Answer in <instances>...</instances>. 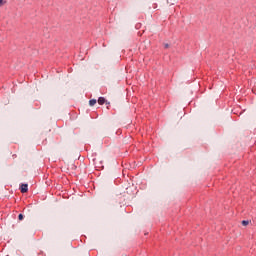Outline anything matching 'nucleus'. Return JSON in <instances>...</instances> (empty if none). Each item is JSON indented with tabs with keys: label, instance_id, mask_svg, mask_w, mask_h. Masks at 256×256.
Instances as JSON below:
<instances>
[{
	"label": "nucleus",
	"instance_id": "7",
	"mask_svg": "<svg viewBox=\"0 0 256 256\" xmlns=\"http://www.w3.org/2000/svg\"><path fill=\"white\" fill-rule=\"evenodd\" d=\"M165 48H166V49H169V44H165Z\"/></svg>",
	"mask_w": 256,
	"mask_h": 256
},
{
	"label": "nucleus",
	"instance_id": "6",
	"mask_svg": "<svg viewBox=\"0 0 256 256\" xmlns=\"http://www.w3.org/2000/svg\"><path fill=\"white\" fill-rule=\"evenodd\" d=\"M3 4H4L3 0H0V7H3Z\"/></svg>",
	"mask_w": 256,
	"mask_h": 256
},
{
	"label": "nucleus",
	"instance_id": "5",
	"mask_svg": "<svg viewBox=\"0 0 256 256\" xmlns=\"http://www.w3.org/2000/svg\"><path fill=\"white\" fill-rule=\"evenodd\" d=\"M18 219H19V221H23V214H19Z\"/></svg>",
	"mask_w": 256,
	"mask_h": 256
},
{
	"label": "nucleus",
	"instance_id": "4",
	"mask_svg": "<svg viewBox=\"0 0 256 256\" xmlns=\"http://www.w3.org/2000/svg\"><path fill=\"white\" fill-rule=\"evenodd\" d=\"M242 225H243L244 227H247V225H249V220H243V221H242Z\"/></svg>",
	"mask_w": 256,
	"mask_h": 256
},
{
	"label": "nucleus",
	"instance_id": "3",
	"mask_svg": "<svg viewBox=\"0 0 256 256\" xmlns=\"http://www.w3.org/2000/svg\"><path fill=\"white\" fill-rule=\"evenodd\" d=\"M96 103H97L96 99H92V100L89 101L90 107H93V105H95Z\"/></svg>",
	"mask_w": 256,
	"mask_h": 256
},
{
	"label": "nucleus",
	"instance_id": "2",
	"mask_svg": "<svg viewBox=\"0 0 256 256\" xmlns=\"http://www.w3.org/2000/svg\"><path fill=\"white\" fill-rule=\"evenodd\" d=\"M98 103H99V105H104V103H105V98H104V97H99V98H98Z\"/></svg>",
	"mask_w": 256,
	"mask_h": 256
},
{
	"label": "nucleus",
	"instance_id": "1",
	"mask_svg": "<svg viewBox=\"0 0 256 256\" xmlns=\"http://www.w3.org/2000/svg\"><path fill=\"white\" fill-rule=\"evenodd\" d=\"M20 189H21V193H27V191H29V185L22 184Z\"/></svg>",
	"mask_w": 256,
	"mask_h": 256
}]
</instances>
